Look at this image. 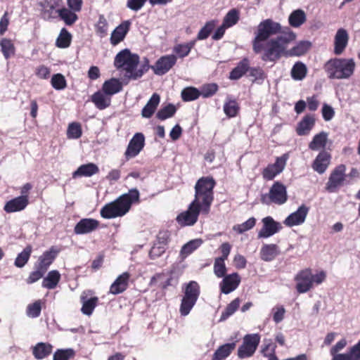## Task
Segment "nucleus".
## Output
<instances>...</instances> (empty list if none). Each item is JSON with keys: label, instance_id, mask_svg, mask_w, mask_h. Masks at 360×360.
Instances as JSON below:
<instances>
[{"label": "nucleus", "instance_id": "1", "mask_svg": "<svg viewBox=\"0 0 360 360\" xmlns=\"http://www.w3.org/2000/svg\"><path fill=\"white\" fill-rule=\"evenodd\" d=\"M140 202L139 191L132 188L127 193L119 196L114 201L105 205L101 210V216L104 219H113L125 215L133 203Z\"/></svg>", "mask_w": 360, "mask_h": 360}, {"label": "nucleus", "instance_id": "2", "mask_svg": "<svg viewBox=\"0 0 360 360\" xmlns=\"http://www.w3.org/2000/svg\"><path fill=\"white\" fill-rule=\"evenodd\" d=\"M139 56L132 53L129 49H125L120 51L114 60V65L117 70L124 72L126 79H137L143 76L148 70V67L143 66V69H138Z\"/></svg>", "mask_w": 360, "mask_h": 360}, {"label": "nucleus", "instance_id": "3", "mask_svg": "<svg viewBox=\"0 0 360 360\" xmlns=\"http://www.w3.org/2000/svg\"><path fill=\"white\" fill-rule=\"evenodd\" d=\"M295 38L296 34L288 28V31L283 32V34L264 42L262 60L275 62L280 59L281 56H285L286 46L294 41Z\"/></svg>", "mask_w": 360, "mask_h": 360}, {"label": "nucleus", "instance_id": "4", "mask_svg": "<svg viewBox=\"0 0 360 360\" xmlns=\"http://www.w3.org/2000/svg\"><path fill=\"white\" fill-rule=\"evenodd\" d=\"M217 182L212 176L199 178L194 186L195 194L193 202L203 207L205 215L210 212L214 201V188Z\"/></svg>", "mask_w": 360, "mask_h": 360}, {"label": "nucleus", "instance_id": "5", "mask_svg": "<svg viewBox=\"0 0 360 360\" xmlns=\"http://www.w3.org/2000/svg\"><path fill=\"white\" fill-rule=\"evenodd\" d=\"M280 23L268 18L262 20L257 26L255 37L252 40V49L255 53H260L264 49V42L272 36L283 33Z\"/></svg>", "mask_w": 360, "mask_h": 360}, {"label": "nucleus", "instance_id": "6", "mask_svg": "<svg viewBox=\"0 0 360 360\" xmlns=\"http://www.w3.org/2000/svg\"><path fill=\"white\" fill-rule=\"evenodd\" d=\"M355 63L353 59L334 58L326 62L325 71L330 79H347L354 71Z\"/></svg>", "mask_w": 360, "mask_h": 360}, {"label": "nucleus", "instance_id": "7", "mask_svg": "<svg viewBox=\"0 0 360 360\" xmlns=\"http://www.w3.org/2000/svg\"><path fill=\"white\" fill-rule=\"evenodd\" d=\"M326 274L323 271L313 275L310 268L302 269L295 276L296 290L300 294L305 293L312 288L314 283L319 285L326 280Z\"/></svg>", "mask_w": 360, "mask_h": 360}, {"label": "nucleus", "instance_id": "8", "mask_svg": "<svg viewBox=\"0 0 360 360\" xmlns=\"http://www.w3.org/2000/svg\"><path fill=\"white\" fill-rule=\"evenodd\" d=\"M184 296L181 301L179 312L181 316H187L197 302L200 294V287L198 282L191 281L182 285Z\"/></svg>", "mask_w": 360, "mask_h": 360}, {"label": "nucleus", "instance_id": "9", "mask_svg": "<svg viewBox=\"0 0 360 360\" xmlns=\"http://www.w3.org/2000/svg\"><path fill=\"white\" fill-rule=\"evenodd\" d=\"M288 198L286 187L281 182L275 181L269 193L262 195L260 201L265 205L274 203L281 205L287 202Z\"/></svg>", "mask_w": 360, "mask_h": 360}, {"label": "nucleus", "instance_id": "10", "mask_svg": "<svg viewBox=\"0 0 360 360\" xmlns=\"http://www.w3.org/2000/svg\"><path fill=\"white\" fill-rule=\"evenodd\" d=\"M200 213L205 214L203 207L192 201L186 211L177 215L176 221L181 227L192 226L198 221Z\"/></svg>", "mask_w": 360, "mask_h": 360}, {"label": "nucleus", "instance_id": "11", "mask_svg": "<svg viewBox=\"0 0 360 360\" xmlns=\"http://www.w3.org/2000/svg\"><path fill=\"white\" fill-rule=\"evenodd\" d=\"M346 166L340 164L336 166L331 172L328 181L326 184V189L329 193L337 192L344 184L346 179Z\"/></svg>", "mask_w": 360, "mask_h": 360}, {"label": "nucleus", "instance_id": "12", "mask_svg": "<svg viewBox=\"0 0 360 360\" xmlns=\"http://www.w3.org/2000/svg\"><path fill=\"white\" fill-rule=\"evenodd\" d=\"M288 154H283L281 157H278L274 164L268 165L262 172V177L266 181L273 180L278 174L281 173L284 169L287 160Z\"/></svg>", "mask_w": 360, "mask_h": 360}, {"label": "nucleus", "instance_id": "13", "mask_svg": "<svg viewBox=\"0 0 360 360\" xmlns=\"http://www.w3.org/2000/svg\"><path fill=\"white\" fill-rule=\"evenodd\" d=\"M176 63V56L173 54L161 56L155 63L150 67L157 75H164L167 73Z\"/></svg>", "mask_w": 360, "mask_h": 360}, {"label": "nucleus", "instance_id": "14", "mask_svg": "<svg viewBox=\"0 0 360 360\" xmlns=\"http://www.w3.org/2000/svg\"><path fill=\"white\" fill-rule=\"evenodd\" d=\"M145 146V136L142 133H136L127 146L124 153L125 158L128 160L136 157Z\"/></svg>", "mask_w": 360, "mask_h": 360}, {"label": "nucleus", "instance_id": "15", "mask_svg": "<svg viewBox=\"0 0 360 360\" xmlns=\"http://www.w3.org/2000/svg\"><path fill=\"white\" fill-rule=\"evenodd\" d=\"M222 278L223 279L219 283L220 290L226 295L234 291L241 282V278L236 272L226 275Z\"/></svg>", "mask_w": 360, "mask_h": 360}, {"label": "nucleus", "instance_id": "16", "mask_svg": "<svg viewBox=\"0 0 360 360\" xmlns=\"http://www.w3.org/2000/svg\"><path fill=\"white\" fill-rule=\"evenodd\" d=\"M262 221L263 223V226L258 233L259 238H269L278 232L282 228L281 224L274 221V219L270 216L263 218Z\"/></svg>", "mask_w": 360, "mask_h": 360}, {"label": "nucleus", "instance_id": "17", "mask_svg": "<svg viewBox=\"0 0 360 360\" xmlns=\"http://www.w3.org/2000/svg\"><path fill=\"white\" fill-rule=\"evenodd\" d=\"M100 222L93 218H84L79 220L74 228V232L77 235H83L91 233L99 227Z\"/></svg>", "mask_w": 360, "mask_h": 360}, {"label": "nucleus", "instance_id": "18", "mask_svg": "<svg viewBox=\"0 0 360 360\" xmlns=\"http://www.w3.org/2000/svg\"><path fill=\"white\" fill-rule=\"evenodd\" d=\"M130 277L131 274L127 271L119 275L110 285L109 293L116 295L124 292L129 287Z\"/></svg>", "mask_w": 360, "mask_h": 360}, {"label": "nucleus", "instance_id": "19", "mask_svg": "<svg viewBox=\"0 0 360 360\" xmlns=\"http://www.w3.org/2000/svg\"><path fill=\"white\" fill-rule=\"evenodd\" d=\"M309 208L302 205L299 207L297 211L290 214L284 221V224L289 227L302 224L307 215Z\"/></svg>", "mask_w": 360, "mask_h": 360}, {"label": "nucleus", "instance_id": "20", "mask_svg": "<svg viewBox=\"0 0 360 360\" xmlns=\"http://www.w3.org/2000/svg\"><path fill=\"white\" fill-rule=\"evenodd\" d=\"M131 22L129 20L123 21L112 31L110 36V44L116 46L122 41L130 30Z\"/></svg>", "mask_w": 360, "mask_h": 360}, {"label": "nucleus", "instance_id": "21", "mask_svg": "<svg viewBox=\"0 0 360 360\" xmlns=\"http://www.w3.org/2000/svg\"><path fill=\"white\" fill-rule=\"evenodd\" d=\"M331 155L326 150L321 151L312 163V168L320 174H323L328 167Z\"/></svg>", "mask_w": 360, "mask_h": 360}, {"label": "nucleus", "instance_id": "22", "mask_svg": "<svg viewBox=\"0 0 360 360\" xmlns=\"http://www.w3.org/2000/svg\"><path fill=\"white\" fill-rule=\"evenodd\" d=\"M28 204L29 200L25 196H18L7 201L4 205V210L6 213L20 212L25 210Z\"/></svg>", "mask_w": 360, "mask_h": 360}, {"label": "nucleus", "instance_id": "23", "mask_svg": "<svg viewBox=\"0 0 360 360\" xmlns=\"http://www.w3.org/2000/svg\"><path fill=\"white\" fill-rule=\"evenodd\" d=\"M260 339H245L244 342L238 349L240 359L252 356L255 352Z\"/></svg>", "mask_w": 360, "mask_h": 360}, {"label": "nucleus", "instance_id": "24", "mask_svg": "<svg viewBox=\"0 0 360 360\" xmlns=\"http://www.w3.org/2000/svg\"><path fill=\"white\" fill-rule=\"evenodd\" d=\"M349 36L347 32L343 29H339L334 39V53L335 55H340L343 53L347 46Z\"/></svg>", "mask_w": 360, "mask_h": 360}, {"label": "nucleus", "instance_id": "25", "mask_svg": "<svg viewBox=\"0 0 360 360\" xmlns=\"http://www.w3.org/2000/svg\"><path fill=\"white\" fill-rule=\"evenodd\" d=\"M58 253V250H56L55 247H51L49 250L45 251L42 255L39 257L37 266L45 271H47L49 266L53 263Z\"/></svg>", "mask_w": 360, "mask_h": 360}, {"label": "nucleus", "instance_id": "26", "mask_svg": "<svg viewBox=\"0 0 360 360\" xmlns=\"http://www.w3.org/2000/svg\"><path fill=\"white\" fill-rule=\"evenodd\" d=\"M260 258L264 262H271L280 255L279 248L276 244H264L260 250Z\"/></svg>", "mask_w": 360, "mask_h": 360}, {"label": "nucleus", "instance_id": "27", "mask_svg": "<svg viewBox=\"0 0 360 360\" xmlns=\"http://www.w3.org/2000/svg\"><path fill=\"white\" fill-rule=\"evenodd\" d=\"M172 276H167L165 272L157 273L151 278L150 285L164 290L172 285Z\"/></svg>", "mask_w": 360, "mask_h": 360}, {"label": "nucleus", "instance_id": "28", "mask_svg": "<svg viewBox=\"0 0 360 360\" xmlns=\"http://www.w3.org/2000/svg\"><path fill=\"white\" fill-rule=\"evenodd\" d=\"M160 102V96L158 94L154 93L146 105L141 110V115L146 118H150L155 113L159 103Z\"/></svg>", "mask_w": 360, "mask_h": 360}, {"label": "nucleus", "instance_id": "29", "mask_svg": "<svg viewBox=\"0 0 360 360\" xmlns=\"http://www.w3.org/2000/svg\"><path fill=\"white\" fill-rule=\"evenodd\" d=\"M315 124V118L313 115H307L298 123L296 131L299 136H304L309 133Z\"/></svg>", "mask_w": 360, "mask_h": 360}, {"label": "nucleus", "instance_id": "30", "mask_svg": "<svg viewBox=\"0 0 360 360\" xmlns=\"http://www.w3.org/2000/svg\"><path fill=\"white\" fill-rule=\"evenodd\" d=\"M195 45V41H190L187 43H182V44H176L174 46L172 51L174 53V55L176 56V60L178 58L183 59L185 57L188 56L192 49Z\"/></svg>", "mask_w": 360, "mask_h": 360}, {"label": "nucleus", "instance_id": "31", "mask_svg": "<svg viewBox=\"0 0 360 360\" xmlns=\"http://www.w3.org/2000/svg\"><path fill=\"white\" fill-rule=\"evenodd\" d=\"M86 292H83L80 296V300L82 303L81 309L82 312L87 316L92 314L94 309L98 304V298L97 297H93L89 299H86Z\"/></svg>", "mask_w": 360, "mask_h": 360}, {"label": "nucleus", "instance_id": "32", "mask_svg": "<svg viewBox=\"0 0 360 360\" xmlns=\"http://www.w3.org/2000/svg\"><path fill=\"white\" fill-rule=\"evenodd\" d=\"M98 172L99 169L96 164L88 163L79 166L77 169L72 173V177L91 176L94 174L98 173Z\"/></svg>", "mask_w": 360, "mask_h": 360}, {"label": "nucleus", "instance_id": "33", "mask_svg": "<svg viewBox=\"0 0 360 360\" xmlns=\"http://www.w3.org/2000/svg\"><path fill=\"white\" fill-rule=\"evenodd\" d=\"M203 243L201 238L191 240L184 244L179 253V257L182 260L185 259L188 256L197 250Z\"/></svg>", "mask_w": 360, "mask_h": 360}, {"label": "nucleus", "instance_id": "34", "mask_svg": "<svg viewBox=\"0 0 360 360\" xmlns=\"http://www.w3.org/2000/svg\"><path fill=\"white\" fill-rule=\"evenodd\" d=\"M122 89V84L119 79L111 78L105 81L102 86L103 93L108 96L114 95Z\"/></svg>", "mask_w": 360, "mask_h": 360}, {"label": "nucleus", "instance_id": "35", "mask_svg": "<svg viewBox=\"0 0 360 360\" xmlns=\"http://www.w3.org/2000/svg\"><path fill=\"white\" fill-rule=\"evenodd\" d=\"M249 60L248 58L241 60L230 72L229 78L237 80L242 77L249 70Z\"/></svg>", "mask_w": 360, "mask_h": 360}, {"label": "nucleus", "instance_id": "36", "mask_svg": "<svg viewBox=\"0 0 360 360\" xmlns=\"http://www.w3.org/2000/svg\"><path fill=\"white\" fill-rule=\"evenodd\" d=\"M91 101L95 106L99 110H104L108 108L111 104L110 97H107L105 94L101 91L95 92L91 96Z\"/></svg>", "mask_w": 360, "mask_h": 360}, {"label": "nucleus", "instance_id": "37", "mask_svg": "<svg viewBox=\"0 0 360 360\" xmlns=\"http://www.w3.org/2000/svg\"><path fill=\"white\" fill-rule=\"evenodd\" d=\"M60 280V274L57 270L49 271L47 276L44 278L41 285L46 289H54Z\"/></svg>", "mask_w": 360, "mask_h": 360}, {"label": "nucleus", "instance_id": "38", "mask_svg": "<svg viewBox=\"0 0 360 360\" xmlns=\"http://www.w3.org/2000/svg\"><path fill=\"white\" fill-rule=\"evenodd\" d=\"M307 20L306 14L302 9L293 11L289 15L288 22L293 27H299Z\"/></svg>", "mask_w": 360, "mask_h": 360}, {"label": "nucleus", "instance_id": "39", "mask_svg": "<svg viewBox=\"0 0 360 360\" xmlns=\"http://www.w3.org/2000/svg\"><path fill=\"white\" fill-rule=\"evenodd\" d=\"M56 12L66 25L71 26L78 20V16L76 14L77 12H75L70 8H63L56 11Z\"/></svg>", "mask_w": 360, "mask_h": 360}, {"label": "nucleus", "instance_id": "40", "mask_svg": "<svg viewBox=\"0 0 360 360\" xmlns=\"http://www.w3.org/2000/svg\"><path fill=\"white\" fill-rule=\"evenodd\" d=\"M58 6L57 2L51 3L47 0L40 3L41 7V15L45 20H50L54 18V11Z\"/></svg>", "mask_w": 360, "mask_h": 360}, {"label": "nucleus", "instance_id": "41", "mask_svg": "<svg viewBox=\"0 0 360 360\" xmlns=\"http://www.w3.org/2000/svg\"><path fill=\"white\" fill-rule=\"evenodd\" d=\"M311 44L308 41H300L290 50L286 51L285 57L301 56L309 49Z\"/></svg>", "mask_w": 360, "mask_h": 360}, {"label": "nucleus", "instance_id": "42", "mask_svg": "<svg viewBox=\"0 0 360 360\" xmlns=\"http://www.w3.org/2000/svg\"><path fill=\"white\" fill-rule=\"evenodd\" d=\"M240 111V105L236 99L227 98L224 104V112L229 117H235Z\"/></svg>", "mask_w": 360, "mask_h": 360}, {"label": "nucleus", "instance_id": "43", "mask_svg": "<svg viewBox=\"0 0 360 360\" xmlns=\"http://www.w3.org/2000/svg\"><path fill=\"white\" fill-rule=\"evenodd\" d=\"M327 139V133L321 131L314 136L312 141L309 144V148L312 150L324 148L326 146Z\"/></svg>", "mask_w": 360, "mask_h": 360}, {"label": "nucleus", "instance_id": "44", "mask_svg": "<svg viewBox=\"0 0 360 360\" xmlns=\"http://www.w3.org/2000/svg\"><path fill=\"white\" fill-rule=\"evenodd\" d=\"M290 74L293 79L302 80L307 76V68L302 62H296L291 69Z\"/></svg>", "mask_w": 360, "mask_h": 360}, {"label": "nucleus", "instance_id": "45", "mask_svg": "<svg viewBox=\"0 0 360 360\" xmlns=\"http://www.w3.org/2000/svg\"><path fill=\"white\" fill-rule=\"evenodd\" d=\"M0 46L3 56L6 59H8L15 55V47L11 39L2 38L0 41Z\"/></svg>", "mask_w": 360, "mask_h": 360}, {"label": "nucleus", "instance_id": "46", "mask_svg": "<svg viewBox=\"0 0 360 360\" xmlns=\"http://www.w3.org/2000/svg\"><path fill=\"white\" fill-rule=\"evenodd\" d=\"M52 351V346L46 343H38L33 349V355L37 359H42L49 356Z\"/></svg>", "mask_w": 360, "mask_h": 360}, {"label": "nucleus", "instance_id": "47", "mask_svg": "<svg viewBox=\"0 0 360 360\" xmlns=\"http://www.w3.org/2000/svg\"><path fill=\"white\" fill-rule=\"evenodd\" d=\"M234 344H225L220 346L214 353L212 360H224L234 349Z\"/></svg>", "mask_w": 360, "mask_h": 360}, {"label": "nucleus", "instance_id": "48", "mask_svg": "<svg viewBox=\"0 0 360 360\" xmlns=\"http://www.w3.org/2000/svg\"><path fill=\"white\" fill-rule=\"evenodd\" d=\"M32 251V248L30 245H27L25 249L18 255L15 259L14 264L18 268L23 267L29 261Z\"/></svg>", "mask_w": 360, "mask_h": 360}, {"label": "nucleus", "instance_id": "49", "mask_svg": "<svg viewBox=\"0 0 360 360\" xmlns=\"http://www.w3.org/2000/svg\"><path fill=\"white\" fill-rule=\"evenodd\" d=\"M239 19V11L236 8H232L226 14L222 23L228 28H229L237 24Z\"/></svg>", "mask_w": 360, "mask_h": 360}, {"label": "nucleus", "instance_id": "50", "mask_svg": "<svg viewBox=\"0 0 360 360\" xmlns=\"http://www.w3.org/2000/svg\"><path fill=\"white\" fill-rule=\"evenodd\" d=\"M181 96L184 102H189L198 99L200 96V92L195 87L189 86L181 91Z\"/></svg>", "mask_w": 360, "mask_h": 360}, {"label": "nucleus", "instance_id": "51", "mask_svg": "<svg viewBox=\"0 0 360 360\" xmlns=\"http://www.w3.org/2000/svg\"><path fill=\"white\" fill-rule=\"evenodd\" d=\"M71 40V34L65 28H62L56 44L58 48L65 49L70 46Z\"/></svg>", "mask_w": 360, "mask_h": 360}, {"label": "nucleus", "instance_id": "52", "mask_svg": "<svg viewBox=\"0 0 360 360\" xmlns=\"http://www.w3.org/2000/svg\"><path fill=\"white\" fill-rule=\"evenodd\" d=\"M44 304L41 300H36L34 302L27 305L26 314L30 318H37L40 316L42 305Z\"/></svg>", "mask_w": 360, "mask_h": 360}, {"label": "nucleus", "instance_id": "53", "mask_svg": "<svg viewBox=\"0 0 360 360\" xmlns=\"http://www.w3.org/2000/svg\"><path fill=\"white\" fill-rule=\"evenodd\" d=\"M176 108L172 103H169L166 106L160 108L156 114V117L160 120H165L174 115L176 112Z\"/></svg>", "mask_w": 360, "mask_h": 360}, {"label": "nucleus", "instance_id": "54", "mask_svg": "<svg viewBox=\"0 0 360 360\" xmlns=\"http://www.w3.org/2000/svg\"><path fill=\"white\" fill-rule=\"evenodd\" d=\"M217 20H212L205 23V25L200 29L197 35L198 40L206 39L215 28Z\"/></svg>", "mask_w": 360, "mask_h": 360}, {"label": "nucleus", "instance_id": "55", "mask_svg": "<svg viewBox=\"0 0 360 360\" xmlns=\"http://www.w3.org/2000/svg\"><path fill=\"white\" fill-rule=\"evenodd\" d=\"M108 23L103 15H100L98 20L95 25V31L96 34L101 38L105 37L108 34Z\"/></svg>", "mask_w": 360, "mask_h": 360}, {"label": "nucleus", "instance_id": "56", "mask_svg": "<svg viewBox=\"0 0 360 360\" xmlns=\"http://www.w3.org/2000/svg\"><path fill=\"white\" fill-rule=\"evenodd\" d=\"M82 135V129L80 123L72 122L68 125L67 129V136L68 139H77Z\"/></svg>", "mask_w": 360, "mask_h": 360}, {"label": "nucleus", "instance_id": "57", "mask_svg": "<svg viewBox=\"0 0 360 360\" xmlns=\"http://www.w3.org/2000/svg\"><path fill=\"white\" fill-rule=\"evenodd\" d=\"M75 356V351L72 348L58 349L53 354V360H70Z\"/></svg>", "mask_w": 360, "mask_h": 360}, {"label": "nucleus", "instance_id": "58", "mask_svg": "<svg viewBox=\"0 0 360 360\" xmlns=\"http://www.w3.org/2000/svg\"><path fill=\"white\" fill-rule=\"evenodd\" d=\"M51 84L56 90H63L67 87V81L63 75L57 73L52 76Z\"/></svg>", "mask_w": 360, "mask_h": 360}, {"label": "nucleus", "instance_id": "59", "mask_svg": "<svg viewBox=\"0 0 360 360\" xmlns=\"http://www.w3.org/2000/svg\"><path fill=\"white\" fill-rule=\"evenodd\" d=\"M219 86L216 83L205 84L200 88V96L203 98L212 97L217 92Z\"/></svg>", "mask_w": 360, "mask_h": 360}, {"label": "nucleus", "instance_id": "60", "mask_svg": "<svg viewBox=\"0 0 360 360\" xmlns=\"http://www.w3.org/2000/svg\"><path fill=\"white\" fill-rule=\"evenodd\" d=\"M240 303V298L237 297L232 300L226 307L225 310L221 313V319H226L233 314L238 309Z\"/></svg>", "mask_w": 360, "mask_h": 360}, {"label": "nucleus", "instance_id": "61", "mask_svg": "<svg viewBox=\"0 0 360 360\" xmlns=\"http://www.w3.org/2000/svg\"><path fill=\"white\" fill-rule=\"evenodd\" d=\"M256 224V219L255 217H250L245 222L237 224L233 226V230L238 233H243L252 229Z\"/></svg>", "mask_w": 360, "mask_h": 360}, {"label": "nucleus", "instance_id": "62", "mask_svg": "<svg viewBox=\"0 0 360 360\" xmlns=\"http://www.w3.org/2000/svg\"><path fill=\"white\" fill-rule=\"evenodd\" d=\"M214 273L218 278H222L226 276V267L225 260L221 258H215L214 263Z\"/></svg>", "mask_w": 360, "mask_h": 360}, {"label": "nucleus", "instance_id": "63", "mask_svg": "<svg viewBox=\"0 0 360 360\" xmlns=\"http://www.w3.org/2000/svg\"><path fill=\"white\" fill-rule=\"evenodd\" d=\"M171 240V233L168 230H161L158 232L156 243L166 248Z\"/></svg>", "mask_w": 360, "mask_h": 360}, {"label": "nucleus", "instance_id": "64", "mask_svg": "<svg viewBox=\"0 0 360 360\" xmlns=\"http://www.w3.org/2000/svg\"><path fill=\"white\" fill-rule=\"evenodd\" d=\"M36 269H37L35 271H33L30 274L28 278H27V283L31 284L37 282L40 278H41L46 272L37 266H36Z\"/></svg>", "mask_w": 360, "mask_h": 360}]
</instances>
